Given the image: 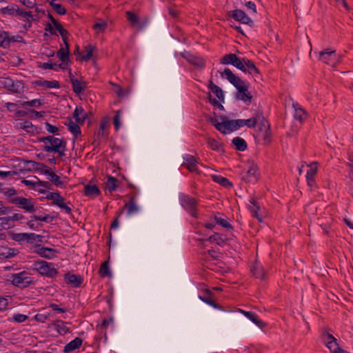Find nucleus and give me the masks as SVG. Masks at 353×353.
Segmentation results:
<instances>
[{
  "instance_id": "nucleus-40",
  "label": "nucleus",
  "mask_w": 353,
  "mask_h": 353,
  "mask_svg": "<svg viewBox=\"0 0 353 353\" xmlns=\"http://www.w3.org/2000/svg\"><path fill=\"white\" fill-rule=\"evenodd\" d=\"M123 209L127 210L128 215L133 214L139 211V207L135 203L134 200H129L123 206Z\"/></svg>"
},
{
  "instance_id": "nucleus-28",
  "label": "nucleus",
  "mask_w": 353,
  "mask_h": 353,
  "mask_svg": "<svg viewBox=\"0 0 353 353\" xmlns=\"http://www.w3.org/2000/svg\"><path fill=\"white\" fill-rule=\"evenodd\" d=\"M208 88V89L212 93H214L216 95V97L218 98V99L220 101L223 102V101H224V93H223V91L222 90V89L220 87H219L218 85L214 84L213 83V81L212 80H210L209 81Z\"/></svg>"
},
{
  "instance_id": "nucleus-55",
  "label": "nucleus",
  "mask_w": 353,
  "mask_h": 353,
  "mask_svg": "<svg viewBox=\"0 0 353 353\" xmlns=\"http://www.w3.org/2000/svg\"><path fill=\"white\" fill-rule=\"evenodd\" d=\"M41 68L44 70H53L58 71V63L53 62L52 61H50L46 63H43Z\"/></svg>"
},
{
  "instance_id": "nucleus-2",
  "label": "nucleus",
  "mask_w": 353,
  "mask_h": 353,
  "mask_svg": "<svg viewBox=\"0 0 353 353\" xmlns=\"http://www.w3.org/2000/svg\"><path fill=\"white\" fill-rule=\"evenodd\" d=\"M39 141L44 144L43 150L47 152L58 153L60 157L65 155L66 141L52 135L42 137Z\"/></svg>"
},
{
  "instance_id": "nucleus-33",
  "label": "nucleus",
  "mask_w": 353,
  "mask_h": 353,
  "mask_svg": "<svg viewBox=\"0 0 353 353\" xmlns=\"http://www.w3.org/2000/svg\"><path fill=\"white\" fill-rule=\"evenodd\" d=\"M73 117L78 123H83L86 119V113L82 108L77 107L73 112Z\"/></svg>"
},
{
  "instance_id": "nucleus-48",
  "label": "nucleus",
  "mask_w": 353,
  "mask_h": 353,
  "mask_svg": "<svg viewBox=\"0 0 353 353\" xmlns=\"http://www.w3.org/2000/svg\"><path fill=\"white\" fill-rule=\"evenodd\" d=\"M32 218L35 221H41L46 223H50L57 219V216L53 214H46L44 216L33 215Z\"/></svg>"
},
{
  "instance_id": "nucleus-6",
  "label": "nucleus",
  "mask_w": 353,
  "mask_h": 353,
  "mask_svg": "<svg viewBox=\"0 0 353 353\" xmlns=\"http://www.w3.org/2000/svg\"><path fill=\"white\" fill-rule=\"evenodd\" d=\"M11 278L12 285L21 288H26L32 283V278L29 276V273L26 271L12 274Z\"/></svg>"
},
{
  "instance_id": "nucleus-13",
  "label": "nucleus",
  "mask_w": 353,
  "mask_h": 353,
  "mask_svg": "<svg viewBox=\"0 0 353 353\" xmlns=\"http://www.w3.org/2000/svg\"><path fill=\"white\" fill-rule=\"evenodd\" d=\"M241 63L244 69L243 68L241 70L244 73H248L254 77L256 81L259 77L260 73L255 64L246 57L242 58Z\"/></svg>"
},
{
  "instance_id": "nucleus-60",
  "label": "nucleus",
  "mask_w": 353,
  "mask_h": 353,
  "mask_svg": "<svg viewBox=\"0 0 353 353\" xmlns=\"http://www.w3.org/2000/svg\"><path fill=\"white\" fill-rule=\"evenodd\" d=\"M54 6V10L60 15H63L66 13L65 8L61 4H57Z\"/></svg>"
},
{
  "instance_id": "nucleus-52",
  "label": "nucleus",
  "mask_w": 353,
  "mask_h": 353,
  "mask_svg": "<svg viewBox=\"0 0 353 353\" xmlns=\"http://www.w3.org/2000/svg\"><path fill=\"white\" fill-rule=\"evenodd\" d=\"M207 144L209 148L215 151H219L221 146L219 141L213 138H208L207 140Z\"/></svg>"
},
{
  "instance_id": "nucleus-17",
  "label": "nucleus",
  "mask_w": 353,
  "mask_h": 353,
  "mask_svg": "<svg viewBox=\"0 0 353 353\" xmlns=\"http://www.w3.org/2000/svg\"><path fill=\"white\" fill-rule=\"evenodd\" d=\"M34 247L35 248L34 252L40 256L46 259H53L56 256V254L57 253V251L55 249L41 247L39 244H35Z\"/></svg>"
},
{
  "instance_id": "nucleus-32",
  "label": "nucleus",
  "mask_w": 353,
  "mask_h": 353,
  "mask_svg": "<svg viewBox=\"0 0 353 353\" xmlns=\"http://www.w3.org/2000/svg\"><path fill=\"white\" fill-rule=\"evenodd\" d=\"M46 175L47 176V179L52 182L56 186L63 187L64 185V182L54 172L52 171V169L49 170Z\"/></svg>"
},
{
  "instance_id": "nucleus-12",
  "label": "nucleus",
  "mask_w": 353,
  "mask_h": 353,
  "mask_svg": "<svg viewBox=\"0 0 353 353\" xmlns=\"http://www.w3.org/2000/svg\"><path fill=\"white\" fill-rule=\"evenodd\" d=\"M228 14L230 17L233 18L236 21L241 22L243 24L249 25L250 26L253 25V21L252 19L241 10L236 9L231 10L229 12Z\"/></svg>"
},
{
  "instance_id": "nucleus-21",
  "label": "nucleus",
  "mask_w": 353,
  "mask_h": 353,
  "mask_svg": "<svg viewBox=\"0 0 353 353\" xmlns=\"http://www.w3.org/2000/svg\"><path fill=\"white\" fill-rule=\"evenodd\" d=\"M18 40L14 36H11L9 32L0 28V47L8 48L11 42H15Z\"/></svg>"
},
{
  "instance_id": "nucleus-29",
  "label": "nucleus",
  "mask_w": 353,
  "mask_h": 353,
  "mask_svg": "<svg viewBox=\"0 0 353 353\" xmlns=\"http://www.w3.org/2000/svg\"><path fill=\"white\" fill-rule=\"evenodd\" d=\"M82 342L83 341L81 338L76 337L74 339H73L70 343L66 344V345L63 348V352L65 353H69L78 349L81 345Z\"/></svg>"
},
{
  "instance_id": "nucleus-7",
  "label": "nucleus",
  "mask_w": 353,
  "mask_h": 353,
  "mask_svg": "<svg viewBox=\"0 0 353 353\" xmlns=\"http://www.w3.org/2000/svg\"><path fill=\"white\" fill-rule=\"evenodd\" d=\"M21 182L27 186L32 187L34 190L40 193H44L50 185L49 182L41 181L36 176H32L30 179H23Z\"/></svg>"
},
{
  "instance_id": "nucleus-50",
  "label": "nucleus",
  "mask_w": 353,
  "mask_h": 353,
  "mask_svg": "<svg viewBox=\"0 0 353 353\" xmlns=\"http://www.w3.org/2000/svg\"><path fill=\"white\" fill-rule=\"evenodd\" d=\"M248 318L260 328H262L265 325V323L259 319L257 315L252 312L250 313L249 316H248Z\"/></svg>"
},
{
  "instance_id": "nucleus-25",
  "label": "nucleus",
  "mask_w": 353,
  "mask_h": 353,
  "mask_svg": "<svg viewBox=\"0 0 353 353\" xmlns=\"http://www.w3.org/2000/svg\"><path fill=\"white\" fill-rule=\"evenodd\" d=\"M293 108L294 119L302 123L307 117V112L298 103H293Z\"/></svg>"
},
{
  "instance_id": "nucleus-18",
  "label": "nucleus",
  "mask_w": 353,
  "mask_h": 353,
  "mask_svg": "<svg viewBox=\"0 0 353 353\" xmlns=\"http://www.w3.org/2000/svg\"><path fill=\"white\" fill-rule=\"evenodd\" d=\"M308 169L306 174L307 183L310 187H314L316 184L315 177L318 171V163L312 162L307 165Z\"/></svg>"
},
{
  "instance_id": "nucleus-47",
  "label": "nucleus",
  "mask_w": 353,
  "mask_h": 353,
  "mask_svg": "<svg viewBox=\"0 0 353 353\" xmlns=\"http://www.w3.org/2000/svg\"><path fill=\"white\" fill-rule=\"evenodd\" d=\"M54 325L61 335H64L69 331V328L65 325L64 322L62 321H57Z\"/></svg>"
},
{
  "instance_id": "nucleus-59",
  "label": "nucleus",
  "mask_w": 353,
  "mask_h": 353,
  "mask_svg": "<svg viewBox=\"0 0 353 353\" xmlns=\"http://www.w3.org/2000/svg\"><path fill=\"white\" fill-rule=\"evenodd\" d=\"M28 112L30 113V118H32V117L39 118V117H43L44 114H45V112L44 111L37 112V111H36L34 110H32V109H28Z\"/></svg>"
},
{
  "instance_id": "nucleus-20",
  "label": "nucleus",
  "mask_w": 353,
  "mask_h": 353,
  "mask_svg": "<svg viewBox=\"0 0 353 353\" xmlns=\"http://www.w3.org/2000/svg\"><path fill=\"white\" fill-rule=\"evenodd\" d=\"M259 120H263V112L261 110L256 111L253 117L248 119H241L242 127L247 126L248 128H254Z\"/></svg>"
},
{
  "instance_id": "nucleus-27",
  "label": "nucleus",
  "mask_w": 353,
  "mask_h": 353,
  "mask_svg": "<svg viewBox=\"0 0 353 353\" xmlns=\"http://www.w3.org/2000/svg\"><path fill=\"white\" fill-rule=\"evenodd\" d=\"M12 203L19 205V207L28 212H34L36 210L34 204L31 200H11Z\"/></svg>"
},
{
  "instance_id": "nucleus-45",
  "label": "nucleus",
  "mask_w": 353,
  "mask_h": 353,
  "mask_svg": "<svg viewBox=\"0 0 353 353\" xmlns=\"http://www.w3.org/2000/svg\"><path fill=\"white\" fill-rule=\"evenodd\" d=\"M108 27V23L106 21H103L101 19L98 20L94 25L93 29L97 32V33H102L105 32Z\"/></svg>"
},
{
  "instance_id": "nucleus-49",
  "label": "nucleus",
  "mask_w": 353,
  "mask_h": 353,
  "mask_svg": "<svg viewBox=\"0 0 353 353\" xmlns=\"http://www.w3.org/2000/svg\"><path fill=\"white\" fill-rule=\"evenodd\" d=\"M19 103H20V105L23 108H26V106L39 107L43 104L42 101L37 99L31 101H19Z\"/></svg>"
},
{
  "instance_id": "nucleus-10",
  "label": "nucleus",
  "mask_w": 353,
  "mask_h": 353,
  "mask_svg": "<svg viewBox=\"0 0 353 353\" xmlns=\"http://www.w3.org/2000/svg\"><path fill=\"white\" fill-rule=\"evenodd\" d=\"M242 59L237 57L236 54L233 53L226 54L222 57L220 63L223 65H232L239 70L244 69L242 63Z\"/></svg>"
},
{
  "instance_id": "nucleus-46",
  "label": "nucleus",
  "mask_w": 353,
  "mask_h": 353,
  "mask_svg": "<svg viewBox=\"0 0 353 353\" xmlns=\"http://www.w3.org/2000/svg\"><path fill=\"white\" fill-rule=\"evenodd\" d=\"M64 201L65 200H53V202L52 203V205H56L59 206L60 208L64 210L65 213L71 214L72 209L68 205V204H70V203H66L64 202Z\"/></svg>"
},
{
  "instance_id": "nucleus-26",
  "label": "nucleus",
  "mask_w": 353,
  "mask_h": 353,
  "mask_svg": "<svg viewBox=\"0 0 353 353\" xmlns=\"http://www.w3.org/2000/svg\"><path fill=\"white\" fill-rule=\"evenodd\" d=\"M100 194L99 188L93 183H88L84 185V195L89 197H97Z\"/></svg>"
},
{
  "instance_id": "nucleus-31",
  "label": "nucleus",
  "mask_w": 353,
  "mask_h": 353,
  "mask_svg": "<svg viewBox=\"0 0 353 353\" xmlns=\"http://www.w3.org/2000/svg\"><path fill=\"white\" fill-rule=\"evenodd\" d=\"M251 271L252 272L253 275L256 279H260L261 280L265 279V270L262 265H260L259 262H255V263L252 265L251 268Z\"/></svg>"
},
{
  "instance_id": "nucleus-1",
  "label": "nucleus",
  "mask_w": 353,
  "mask_h": 353,
  "mask_svg": "<svg viewBox=\"0 0 353 353\" xmlns=\"http://www.w3.org/2000/svg\"><path fill=\"white\" fill-rule=\"evenodd\" d=\"M219 73L222 78L226 79L237 90L236 99L242 101L246 105L251 103L252 96L248 91L249 83L248 81L242 80L228 68H225L222 72L219 71Z\"/></svg>"
},
{
  "instance_id": "nucleus-58",
  "label": "nucleus",
  "mask_w": 353,
  "mask_h": 353,
  "mask_svg": "<svg viewBox=\"0 0 353 353\" xmlns=\"http://www.w3.org/2000/svg\"><path fill=\"white\" fill-rule=\"evenodd\" d=\"M19 104L20 105V103H19V101L17 103H11V102H7L5 103V107L7 108V110L12 112H14L17 111V106L19 105Z\"/></svg>"
},
{
  "instance_id": "nucleus-57",
  "label": "nucleus",
  "mask_w": 353,
  "mask_h": 353,
  "mask_svg": "<svg viewBox=\"0 0 353 353\" xmlns=\"http://www.w3.org/2000/svg\"><path fill=\"white\" fill-rule=\"evenodd\" d=\"M199 298L203 301V302L209 304L210 305L214 307V308H219V305L213 301L210 296H202L201 295L199 296Z\"/></svg>"
},
{
  "instance_id": "nucleus-23",
  "label": "nucleus",
  "mask_w": 353,
  "mask_h": 353,
  "mask_svg": "<svg viewBox=\"0 0 353 353\" xmlns=\"http://www.w3.org/2000/svg\"><path fill=\"white\" fill-rule=\"evenodd\" d=\"M196 200H181L183 208L193 217H196Z\"/></svg>"
},
{
  "instance_id": "nucleus-5",
  "label": "nucleus",
  "mask_w": 353,
  "mask_h": 353,
  "mask_svg": "<svg viewBox=\"0 0 353 353\" xmlns=\"http://www.w3.org/2000/svg\"><path fill=\"white\" fill-rule=\"evenodd\" d=\"M341 57L334 50L327 48L319 52V59L323 63L334 67L340 61Z\"/></svg>"
},
{
  "instance_id": "nucleus-37",
  "label": "nucleus",
  "mask_w": 353,
  "mask_h": 353,
  "mask_svg": "<svg viewBox=\"0 0 353 353\" xmlns=\"http://www.w3.org/2000/svg\"><path fill=\"white\" fill-rule=\"evenodd\" d=\"M232 143L234 144L237 150L244 151L247 148L246 141L241 137H234L232 139Z\"/></svg>"
},
{
  "instance_id": "nucleus-51",
  "label": "nucleus",
  "mask_w": 353,
  "mask_h": 353,
  "mask_svg": "<svg viewBox=\"0 0 353 353\" xmlns=\"http://www.w3.org/2000/svg\"><path fill=\"white\" fill-rule=\"evenodd\" d=\"M28 163H31L32 165H35L34 168L40 170L45 174H46L47 172H48L49 170H51V168H48L47 165L41 163H37L35 161H28Z\"/></svg>"
},
{
  "instance_id": "nucleus-22",
  "label": "nucleus",
  "mask_w": 353,
  "mask_h": 353,
  "mask_svg": "<svg viewBox=\"0 0 353 353\" xmlns=\"http://www.w3.org/2000/svg\"><path fill=\"white\" fill-rule=\"evenodd\" d=\"M64 280L67 284L74 288L79 287L83 282L82 276L77 274H72L70 272L64 274Z\"/></svg>"
},
{
  "instance_id": "nucleus-61",
  "label": "nucleus",
  "mask_w": 353,
  "mask_h": 353,
  "mask_svg": "<svg viewBox=\"0 0 353 353\" xmlns=\"http://www.w3.org/2000/svg\"><path fill=\"white\" fill-rule=\"evenodd\" d=\"M28 319V316H26L25 314H16L13 315L14 321L17 323L24 322Z\"/></svg>"
},
{
  "instance_id": "nucleus-36",
  "label": "nucleus",
  "mask_w": 353,
  "mask_h": 353,
  "mask_svg": "<svg viewBox=\"0 0 353 353\" xmlns=\"http://www.w3.org/2000/svg\"><path fill=\"white\" fill-rule=\"evenodd\" d=\"M17 127L26 130L27 132H32L34 130L32 123L27 120H19L16 123Z\"/></svg>"
},
{
  "instance_id": "nucleus-41",
  "label": "nucleus",
  "mask_w": 353,
  "mask_h": 353,
  "mask_svg": "<svg viewBox=\"0 0 353 353\" xmlns=\"http://www.w3.org/2000/svg\"><path fill=\"white\" fill-rule=\"evenodd\" d=\"M214 181L221 185L225 188H229L232 185V183L225 177H223L221 175H212V176Z\"/></svg>"
},
{
  "instance_id": "nucleus-64",
  "label": "nucleus",
  "mask_w": 353,
  "mask_h": 353,
  "mask_svg": "<svg viewBox=\"0 0 353 353\" xmlns=\"http://www.w3.org/2000/svg\"><path fill=\"white\" fill-rule=\"evenodd\" d=\"M348 164L350 167L349 176L350 179L353 181V154L350 155Z\"/></svg>"
},
{
  "instance_id": "nucleus-53",
  "label": "nucleus",
  "mask_w": 353,
  "mask_h": 353,
  "mask_svg": "<svg viewBox=\"0 0 353 353\" xmlns=\"http://www.w3.org/2000/svg\"><path fill=\"white\" fill-rule=\"evenodd\" d=\"M225 239V237H223V235H221L219 233H214L213 235L209 237V241L210 242H215L218 245H221V243H224Z\"/></svg>"
},
{
  "instance_id": "nucleus-34",
  "label": "nucleus",
  "mask_w": 353,
  "mask_h": 353,
  "mask_svg": "<svg viewBox=\"0 0 353 353\" xmlns=\"http://www.w3.org/2000/svg\"><path fill=\"white\" fill-rule=\"evenodd\" d=\"M36 84L39 86H41L46 88H59L60 83L57 81H41L38 80L36 81Z\"/></svg>"
},
{
  "instance_id": "nucleus-44",
  "label": "nucleus",
  "mask_w": 353,
  "mask_h": 353,
  "mask_svg": "<svg viewBox=\"0 0 353 353\" xmlns=\"http://www.w3.org/2000/svg\"><path fill=\"white\" fill-rule=\"evenodd\" d=\"M65 48H61L57 53V57L61 61H69V47L68 43L65 45Z\"/></svg>"
},
{
  "instance_id": "nucleus-9",
  "label": "nucleus",
  "mask_w": 353,
  "mask_h": 353,
  "mask_svg": "<svg viewBox=\"0 0 353 353\" xmlns=\"http://www.w3.org/2000/svg\"><path fill=\"white\" fill-rule=\"evenodd\" d=\"M3 86L13 93H20L24 88V85L21 81H14L11 78H5L1 81Z\"/></svg>"
},
{
  "instance_id": "nucleus-43",
  "label": "nucleus",
  "mask_w": 353,
  "mask_h": 353,
  "mask_svg": "<svg viewBox=\"0 0 353 353\" xmlns=\"http://www.w3.org/2000/svg\"><path fill=\"white\" fill-rule=\"evenodd\" d=\"M99 274L101 277H111L112 272L110 270L108 261H104L99 269Z\"/></svg>"
},
{
  "instance_id": "nucleus-14",
  "label": "nucleus",
  "mask_w": 353,
  "mask_h": 353,
  "mask_svg": "<svg viewBox=\"0 0 353 353\" xmlns=\"http://www.w3.org/2000/svg\"><path fill=\"white\" fill-rule=\"evenodd\" d=\"M126 17L129 23L132 27L137 28L139 30H142L147 25V21L142 20L138 14L136 13L131 12V11H127L125 12Z\"/></svg>"
},
{
  "instance_id": "nucleus-19",
  "label": "nucleus",
  "mask_w": 353,
  "mask_h": 353,
  "mask_svg": "<svg viewBox=\"0 0 353 353\" xmlns=\"http://www.w3.org/2000/svg\"><path fill=\"white\" fill-rule=\"evenodd\" d=\"M183 165L185 166L188 170L192 172H198V161L196 159L189 154H185L183 156Z\"/></svg>"
},
{
  "instance_id": "nucleus-24",
  "label": "nucleus",
  "mask_w": 353,
  "mask_h": 353,
  "mask_svg": "<svg viewBox=\"0 0 353 353\" xmlns=\"http://www.w3.org/2000/svg\"><path fill=\"white\" fill-rule=\"evenodd\" d=\"M69 78L72 84V90L77 94L81 93L85 87V83H81L79 80L75 78L71 70L69 72Z\"/></svg>"
},
{
  "instance_id": "nucleus-3",
  "label": "nucleus",
  "mask_w": 353,
  "mask_h": 353,
  "mask_svg": "<svg viewBox=\"0 0 353 353\" xmlns=\"http://www.w3.org/2000/svg\"><path fill=\"white\" fill-rule=\"evenodd\" d=\"M211 122L216 130L223 134L230 133L242 128L241 119L224 120L221 123H214L212 119H211Z\"/></svg>"
},
{
  "instance_id": "nucleus-56",
  "label": "nucleus",
  "mask_w": 353,
  "mask_h": 353,
  "mask_svg": "<svg viewBox=\"0 0 353 353\" xmlns=\"http://www.w3.org/2000/svg\"><path fill=\"white\" fill-rule=\"evenodd\" d=\"M121 111L118 110L116 112L114 118H113V124L117 130H118L121 127Z\"/></svg>"
},
{
  "instance_id": "nucleus-8",
  "label": "nucleus",
  "mask_w": 353,
  "mask_h": 353,
  "mask_svg": "<svg viewBox=\"0 0 353 353\" xmlns=\"http://www.w3.org/2000/svg\"><path fill=\"white\" fill-rule=\"evenodd\" d=\"M181 56L184 58L189 63L193 65L197 68L202 70L205 67V59L201 56L193 54L188 52H181Z\"/></svg>"
},
{
  "instance_id": "nucleus-62",
  "label": "nucleus",
  "mask_w": 353,
  "mask_h": 353,
  "mask_svg": "<svg viewBox=\"0 0 353 353\" xmlns=\"http://www.w3.org/2000/svg\"><path fill=\"white\" fill-rule=\"evenodd\" d=\"M45 125H46V130L49 133L55 134V133H57L59 131V128L57 126L52 125H51L50 123H49L48 122H46L45 123Z\"/></svg>"
},
{
  "instance_id": "nucleus-35",
  "label": "nucleus",
  "mask_w": 353,
  "mask_h": 353,
  "mask_svg": "<svg viewBox=\"0 0 353 353\" xmlns=\"http://www.w3.org/2000/svg\"><path fill=\"white\" fill-rule=\"evenodd\" d=\"M118 184L119 181L117 178L112 176H108L105 182V190L111 192L116 190V188L118 187Z\"/></svg>"
},
{
  "instance_id": "nucleus-11",
  "label": "nucleus",
  "mask_w": 353,
  "mask_h": 353,
  "mask_svg": "<svg viewBox=\"0 0 353 353\" xmlns=\"http://www.w3.org/2000/svg\"><path fill=\"white\" fill-rule=\"evenodd\" d=\"M323 339L327 347L331 353H339L341 348L339 347L336 339L332 334L327 332V330L323 334Z\"/></svg>"
},
{
  "instance_id": "nucleus-4",
  "label": "nucleus",
  "mask_w": 353,
  "mask_h": 353,
  "mask_svg": "<svg viewBox=\"0 0 353 353\" xmlns=\"http://www.w3.org/2000/svg\"><path fill=\"white\" fill-rule=\"evenodd\" d=\"M34 270L40 274L49 278H53L58 274L57 270L54 267V264L46 261H37L34 263Z\"/></svg>"
},
{
  "instance_id": "nucleus-30",
  "label": "nucleus",
  "mask_w": 353,
  "mask_h": 353,
  "mask_svg": "<svg viewBox=\"0 0 353 353\" xmlns=\"http://www.w3.org/2000/svg\"><path fill=\"white\" fill-rule=\"evenodd\" d=\"M214 220L215 224H218L221 225L222 227L227 228L228 230H232L233 227L232 225L228 221L227 219L223 218L220 213L217 212L213 216H211V220Z\"/></svg>"
},
{
  "instance_id": "nucleus-38",
  "label": "nucleus",
  "mask_w": 353,
  "mask_h": 353,
  "mask_svg": "<svg viewBox=\"0 0 353 353\" xmlns=\"http://www.w3.org/2000/svg\"><path fill=\"white\" fill-rule=\"evenodd\" d=\"M69 131L74 135V138H77L81 134V129L78 123H75L70 120L67 124Z\"/></svg>"
},
{
  "instance_id": "nucleus-63",
  "label": "nucleus",
  "mask_w": 353,
  "mask_h": 353,
  "mask_svg": "<svg viewBox=\"0 0 353 353\" xmlns=\"http://www.w3.org/2000/svg\"><path fill=\"white\" fill-rule=\"evenodd\" d=\"M26 233H19L13 235V239L18 242L26 241Z\"/></svg>"
},
{
  "instance_id": "nucleus-39",
  "label": "nucleus",
  "mask_w": 353,
  "mask_h": 353,
  "mask_svg": "<svg viewBox=\"0 0 353 353\" xmlns=\"http://www.w3.org/2000/svg\"><path fill=\"white\" fill-rule=\"evenodd\" d=\"M94 49V46L91 44L85 46L82 52L81 60L85 61L90 60L92 56Z\"/></svg>"
},
{
  "instance_id": "nucleus-42",
  "label": "nucleus",
  "mask_w": 353,
  "mask_h": 353,
  "mask_svg": "<svg viewBox=\"0 0 353 353\" xmlns=\"http://www.w3.org/2000/svg\"><path fill=\"white\" fill-rule=\"evenodd\" d=\"M15 12L17 16L26 18L29 21V22L35 19L34 15L32 14V12L30 11H26L23 9L17 8L15 10ZM30 24L31 23H30Z\"/></svg>"
},
{
  "instance_id": "nucleus-54",
  "label": "nucleus",
  "mask_w": 353,
  "mask_h": 353,
  "mask_svg": "<svg viewBox=\"0 0 353 353\" xmlns=\"http://www.w3.org/2000/svg\"><path fill=\"white\" fill-rule=\"evenodd\" d=\"M56 30L59 32L60 35L61 36L63 39V41L64 42L65 45H67V39H68V31L64 29L62 26L59 23L55 27Z\"/></svg>"
},
{
  "instance_id": "nucleus-15",
  "label": "nucleus",
  "mask_w": 353,
  "mask_h": 353,
  "mask_svg": "<svg viewBox=\"0 0 353 353\" xmlns=\"http://www.w3.org/2000/svg\"><path fill=\"white\" fill-rule=\"evenodd\" d=\"M248 209L253 217L256 218L259 222H262L264 209L260 206L256 200H250Z\"/></svg>"
},
{
  "instance_id": "nucleus-16",
  "label": "nucleus",
  "mask_w": 353,
  "mask_h": 353,
  "mask_svg": "<svg viewBox=\"0 0 353 353\" xmlns=\"http://www.w3.org/2000/svg\"><path fill=\"white\" fill-rule=\"evenodd\" d=\"M241 178L250 183H255L257 181V167L254 163L249 165L248 169L241 173Z\"/></svg>"
}]
</instances>
